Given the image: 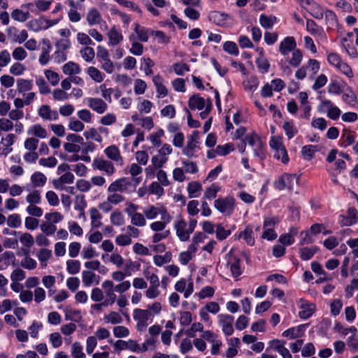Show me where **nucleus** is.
<instances>
[{
    "mask_svg": "<svg viewBox=\"0 0 358 358\" xmlns=\"http://www.w3.org/2000/svg\"><path fill=\"white\" fill-rule=\"evenodd\" d=\"M197 221L192 219L187 224L181 216H177L174 220L173 227L177 237L181 241L189 240L190 235L193 233Z\"/></svg>",
    "mask_w": 358,
    "mask_h": 358,
    "instance_id": "obj_1",
    "label": "nucleus"
},
{
    "mask_svg": "<svg viewBox=\"0 0 358 358\" xmlns=\"http://www.w3.org/2000/svg\"><path fill=\"white\" fill-rule=\"evenodd\" d=\"M135 191L131 180L126 177H122L113 181L107 188V192H117L129 194Z\"/></svg>",
    "mask_w": 358,
    "mask_h": 358,
    "instance_id": "obj_2",
    "label": "nucleus"
},
{
    "mask_svg": "<svg viewBox=\"0 0 358 358\" xmlns=\"http://www.w3.org/2000/svg\"><path fill=\"white\" fill-rule=\"evenodd\" d=\"M269 145L274 151V157L281 160L283 164H287L289 159L287 150L283 144L282 138L278 136H272L271 138Z\"/></svg>",
    "mask_w": 358,
    "mask_h": 358,
    "instance_id": "obj_3",
    "label": "nucleus"
},
{
    "mask_svg": "<svg viewBox=\"0 0 358 358\" xmlns=\"http://www.w3.org/2000/svg\"><path fill=\"white\" fill-rule=\"evenodd\" d=\"M246 142L248 145L252 148L255 157L261 159L264 158V145L261 138L257 134L252 133L247 134Z\"/></svg>",
    "mask_w": 358,
    "mask_h": 358,
    "instance_id": "obj_4",
    "label": "nucleus"
},
{
    "mask_svg": "<svg viewBox=\"0 0 358 358\" xmlns=\"http://www.w3.org/2000/svg\"><path fill=\"white\" fill-rule=\"evenodd\" d=\"M6 33L11 43L22 44L28 38V32L27 30H19L13 26L8 27L6 29Z\"/></svg>",
    "mask_w": 358,
    "mask_h": 358,
    "instance_id": "obj_5",
    "label": "nucleus"
},
{
    "mask_svg": "<svg viewBox=\"0 0 358 358\" xmlns=\"http://www.w3.org/2000/svg\"><path fill=\"white\" fill-rule=\"evenodd\" d=\"M235 201L231 197L219 198L214 201V207L220 213L229 215L234 208Z\"/></svg>",
    "mask_w": 358,
    "mask_h": 358,
    "instance_id": "obj_6",
    "label": "nucleus"
},
{
    "mask_svg": "<svg viewBox=\"0 0 358 358\" xmlns=\"http://www.w3.org/2000/svg\"><path fill=\"white\" fill-rule=\"evenodd\" d=\"M226 266L229 269L234 277H238L242 273V269L240 266L241 259L238 257L232 251H230L226 255Z\"/></svg>",
    "mask_w": 358,
    "mask_h": 358,
    "instance_id": "obj_7",
    "label": "nucleus"
},
{
    "mask_svg": "<svg viewBox=\"0 0 358 358\" xmlns=\"http://www.w3.org/2000/svg\"><path fill=\"white\" fill-rule=\"evenodd\" d=\"M92 166L94 169L105 172L108 176H112L115 172L113 164L102 157L94 158Z\"/></svg>",
    "mask_w": 358,
    "mask_h": 358,
    "instance_id": "obj_8",
    "label": "nucleus"
},
{
    "mask_svg": "<svg viewBox=\"0 0 358 358\" xmlns=\"http://www.w3.org/2000/svg\"><path fill=\"white\" fill-rule=\"evenodd\" d=\"M38 116L45 121H55L59 118L57 111L52 110L49 105H42L38 109Z\"/></svg>",
    "mask_w": 358,
    "mask_h": 358,
    "instance_id": "obj_9",
    "label": "nucleus"
},
{
    "mask_svg": "<svg viewBox=\"0 0 358 358\" xmlns=\"http://www.w3.org/2000/svg\"><path fill=\"white\" fill-rule=\"evenodd\" d=\"M219 324L222 327V331L227 336H230L234 333V317L230 315H219Z\"/></svg>",
    "mask_w": 358,
    "mask_h": 358,
    "instance_id": "obj_10",
    "label": "nucleus"
},
{
    "mask_svg": "<svg viewBox=\"0 0 358 358\" xmlns=\"http://www.w3.org/2000/svg\"><path fill=\"white\" fill-rule=\"evenodd\" d=\"M171 220L172 217L168 211H164V213L161 216V220L151 223L150 227L153 231H164L166 225L169 224Z\"/></svg>",
    "mask_w": 358,
    "mask_h": 358,
    "instance_id": "obj_11",
    "label": "nucleus"
},
{
    "mask_svg": "<svg viewBox=\"0 0 358 358\" xmlns=\"http://www.w3.org/2000/svg\"><path fill=\"white\" fill-rule=\"evenodd\" d=\"M87 106L98 114H103L108 109L107 103L100 98H87Z\"/></svg>",
    "mask_w": 358,
    "mask_h": 358,
    "instance_id": "obj_12",
    "label": "nucleus"
},
{
    "mask_svg": "<svg viewBox=\"0 0 358 358\" xmlns=\"http://www.w3.org/2000/svg\"><path fill=\"white\" fill-rule=\"evenodd\" d=\"M27 135L34 137L44 139L48 137L47 130L40 124L31 125L27 129Z\"/></svg>",
    "mask_w": 358,
    "mask_h": 358,
    "instance_id": "obj_13",
    "label": "nucleus"
},
{
    "mask_svg": "<svg viewBox=\"0 0 358 358\" xmlns=\"http://www.w3.org/2000/svg\"><path fill=\"white\" fill-rule=\"evenodd\" d=\"M296 44L294 38L291 36H287L280 42L279 45V51L282 55L285 56L289 52L296 50Z\"/></svg>",
    "mask_w": 358,
    "mask_h": 358,
    "instance_id": "obj_14",
    "label": "nucleus"
},
{
    "mask_svg": "<svg viewBox=\"0 0 358 358\" xmlns=\"http://www.w3.org/2000/svg\"><path fill=\"white\" fill-rule=\"evenodd\" d=\"M164 211H167L166 208L164 206L158 208L154 205H150L143 208V213L145 218L148 220L155 219L158 215L161 216L164 213Z\"/></svg>",
    "mask_w": 358,
    "mask_h": 358,
    "instance_id": "obj_15",
    "label": "nucleus"
},
{
    "mask_svg": "<svg viewBox=\"0 0 358 358\" xmlns=\"http://www.w3.org/2000/svg\"><path fill=\"white\" fill-rule=\"evenodd\" d=\"M43 43L44 44V46L41 48V52L39 55L38 62L41 65L44 66L46 65L50 61V53L52 50V45L48 39H43Z\"/></svg>",
    "mask_w": 358,
    "mask_h": 358,
    "instance_id": "obj_16",
    "label": "nucleus"
},
{
    "mask_svg": "<svg viewBox=\"0 0 358 358\" xmlns=\"http://www.w3.org/2000/svg\"><path fill=\"white\" fill-rule=\"evenodd\" d=\"M206 103L207 99L205 100L199 94L193 95L189 98L188 101V106L192 110L198 109L201 110L206 107Z\"/></svg>",
    "mask_w": 358,
    "mask_h": 358,
    "instance_id": "obj_17",
    "label": "nucleus"
},
{
    "mask_svg": "<svg viewBox=\"0 0 358 358\" xmlns=\"http://www.w3.org/2000/svg\"><path fill=\"white\" fill-rule=\"evenodd\" d=\"M306 29L312 35L317 36L320 38H325V34L323 29L319 27L313 20H307Z\"/></svg>",
    "mask_w": 358,
    "mask_h": 358,
    "instance_id": "obj_18",
    "label": "nucleus"
},
{
    "mask_svg": "<svg viewBox=\"0 0 358 358\" xmlns=\"http://www.w3.org/2000/svg\"><path fill=\"white\" fill-rule=\"evenodd\" d=\"M152 81L156 87L157 93V96L158 98H163L166 96L168 94V90L164 85L163 78L160 76L157 75L153 77Z\"/></svg>",
    "mask_w": 358,
    "mask_h": 358,
    "instance_id": "obj_19",
    "label": "nucleus"
},
{
    "mask_svg": "<svg viewBox=\"0 0 358 358\" xmlns=\"http://www.w3.org/2000/svg\"><path fill=\"white\" fill-rule=\"evenodd\" d=\"M108 38V45L115 46L119 44L123 40L122 33L118 31L115 27H112L107 33Z\"/></svg>",
    "mask_w": 358,
    "mask_h": 358,
    "instance_id": "obj_20",
    "label": "nucleus"
},
{
    "mask_svg": "<svg viewBox=\"0 0 358 358\" xmlns=\"http://www.w3.org/2000/svg\"><path fill=\"white\" fill-rule=\"evenodd\" d=\"M86 20L90 26H93L99 24L102 20V17L97 9L92 8L88 10Z\"/></svg>",
    "mask_w": 358,
    "mask_h": 358,
    "instance_id": "obj_21",
    "label": "nucleus"
},
{
    "mask_svg": "<svg viewBox=\"0 0 358 358\" xmlns=\"http://www.w3.org/2000/svg\"><path fill=\"white\" fill-rule=\"evenodd\" d=\"M104 153L110 159L115 162H122V158L120 150L115 145H110L104 150Z\"/></svg>",
    "mask_w": 358,
    "mask_h": 358,
    "instance_id": "obj_22",
    "label": "nucleus"
},
{
    "mask_svg": "<svg viewBox=\"0 0 358 358\" xmlns=\"http://www.w3.org/2000/svg\"><path fill=\"white\" fill-rule=\"evenodd\" d=\"M301 305L300 308L303 310L299 311V316L301 319H308L309 318L313 313L315 306L313 304H308L306 301L303 299H301L300 301Z\"/></svg>",
    "mask_w": 358,
    "mask_h": 358,
    "instance_id": "obj_23",
    "label": "nucleus"
},
{
    "mask_svg": "<svg viewBox=\"0 0 358 358\" xmlns=\"http://www.w3.org/2000/svg\"><path fill=\"white\" fill-rule=\"evenodd\" d=\"M17 91L19 94H24L33 88V81L20 78L17 80Z\"/></svg>",
    "mask_w": 358,
    "mask_h": 358,
    "instance_id": "obj_24",
    "label": "nucleus"
},
{
    "mask_svg": "<svg viewBox=\"0 0 358 358\" xmlns=\"http://www.w3.org/2000/svg\"><path fill=\"white\" fill-rule=\"evenodd\" d=\"M282 128L288 139L292 138L298 134V129L295 126L293 120H287L284 122Z\"/></svg>",
    "mask_w": 358,
    "mask_h": 358,
    "instance_id": "obj_25",
    "label": "nucleus"
},
{
    "mask_svg": "<svg viewBox=\"0 0 358 358\" xmlns=\"http://www.w3.org/2000/svg\"><path fill=\"white\" fill-rule=\"evenodd\" d=\"M91 225L92 227L99 228L101 225L102 215L96 208L93 207L89 210Z\"/></svg>",
    "mask_w": 358,
    "mask_h": 358,
    "instance_id": "obj_26",
    "label": "nucleus"
},
{
    "mask_svg": "<svg viewBox=\"0 0 358 358\" xmlns=\"http://www.w3.org/2000/svg\"><path fill=\"white\" fill-rule=\"evenodd\" d=\"M63 73L66 75L79 74L81 71L80 66L73 62L66 63L62 67Z\"/></svg>",
    "mask_w": 358,
    "mask_h": 358,
    "instance_id": "obj_27",
    "label": "nucleus"
},
{
    "mask_svg": "<svg viewBox=\"0 0 358 358\" xmlns=\"http://www.w3.org/2000/svg\"><path fill=\"white\" fill-rule=\"evenodd\" d=\"M305 325H299L297 327L289 328L282 333L285 337H289L290 338H296L303 333Z\"/></svg>",
    "mask_w": 358,
    "mask_h": 358,
    "instance_id": "obj_28",
    "label": "nucleus"
},
{
    "mask_svg": "<svg viewBox=\"0 0 358 358\" xmlns=\"http://www.w3.org/2000/svg\"><path fill=\"white\" fill-rule=\"evenodd\" d=\"M31 181L34 187H41L45 185L47 182V178L41 172L37 171L31 175Z\"/></svg>",
    "mask_w": 358,
    "mask_h": 358,
    "instance_id": "obj_29",
    "label": "nucleus"
},
{
    "mask_svg": "<svg viewBox=\"0 0 358 358\" xmlns=\"http://www.w3.org/2000/svg\"><path fill=\"white\" fill-rule=\"evenodd\" d=\"M36 257L41 267L45 268L47 266V262L52 257V251L47 248H42L38 252Z\"/></svg>",
    "mask_w": 358,
    "mask_h": 358,
    "instance_id": "obj_30",
    "label": "nucleus"
},
{
    "mask_svg": "<svg viewBox=\"0 0 358 358\" xmlns=\"http://www.w3.org/2000/svg\"><path fill=\"white\" fill-rule=\"evenodd\" d=\"M308 6H310L308 8L309 13L313 17L316 19H322L324 17V8L316 2L313 1Z\"/></svg>",
    "mask_w": 358,
    "mask_h": 358,
    "instance_id": "obj_31",
    "label": "nucleus"
},
{
    "mask_svg": "<svg viewBox=\"0 0 358 358\" xmlns=\"http://www.w3.org/2000/svg\"><path fill=\"white\" fill-rule=\"evenodd\" d=\"M15 136L13 134H8L6 137H3L1 140V143L4 146L3 153L7 155L12 152L13 149L10 148L15 142Z\"/></svg>",
    "mask_w": 358,
    "mask_h": 358,
    "instance_id": "obj_32",
    "label": "nucleus"
},
{
    "mask_svg": "<svg viewBox=\"0 0 358 358\" xmlns=\"http://www.w3.org/2000/svg\"><path fill=\"white\" fill-rule=\"evenodd\" d=\"M10 278L13 281L11 287L13 289L16 291L17 288H16L15 287H17L19 285L17 284V282L21 281L25 278V273L23 270L17 268L13 271Z\"/></svg>",
    "mask_w": 358,
    "mask_h": 358,
    "instance_id": "obj_33",
    "label": "nucleus"
},
{
    "mask_svg": "<svg viewBox=\"0 0 358 358\" xmlns=\"http://www.w3.org/2000/svg\"><path fill=\"white\" fill-rule=\"evenodd\" d=\"M152 313L148 310L136 308L134 311V319L137 322H148Z\"/></svg>",
    "mask_w": 358,
    "mask_h": 358,
    "instance_id": "obj_34",
    "label": "nucleus"
},
{
    "mask_svg": "<svg viewBox=\"0 0 358 358\" xmlns=\"http://www.w3.org/2000/svg\"><path fill=\"white\" fill-rule=\"evenodd\" d=\"M182 169L186 173L194 174L199 171V168L196 162L187 159H181Z\"/></svg>",
    "mask_w": 358,
    "mask_h": 358,
    "instance_id": "obj_35",
    "label": "nucleus"
},
{
    "mask_svg": "<svg viewBox=\"0 0 358 358\" xmlns=\"http://www.w3.org/2000/svg\"><path fill=\"white\" fill-rule=\"evenodd\" d=\"M83 282L85 286H90L97 283L98 276L92 271H83L82 273Z\"/></svg>",
    "mask_w": 358,
    "mask_h": 358,
    "instance_id": "obj_36",
    "label": "nucleus"
},
{
    "mask_svg": "<svg viewBox=\"0 0 358 358\" xmlns=\"http://www.w3.org/2000/svg\"><path fill=\"white\" fill-rule=\"evenodd\" d=\"M317 151V146L313 145H304L301 148V154L306 160H310L313 159Z\"/></svg>",
    "mask_w": 358,
    "mask_h": 358,
    "instance_id": "obj_37",
    "label": "nucleus"
},
{
    "mask_svg": "<svg viewBox=\"0 0 358 358\" xmlns=\"http://www.w3.org/2000/svg\"><path fill=\"white\" fill-rule=\"evenodd\" d=\"M134 26V30L136 33L138 40L143 42H147L149 38L148 30L145 27L140 26L138 23H135Z\"/></svg>",
    "mask_w": 358,
    "mask_h": 358,
    "instance_id": "obj_38",
    "label": "nucleus"
},
{
    "mask_svg": "<svg viewBox=\"0 0 358 358\" xmlns=\"http://www.w3.org/2000/svg\"><path fill=\"white\" fill-rule=\"evenodd\" d=\"M88 76L95 82L101 83L103 80V75L102 73L94 66H90L87 69Z\"/></svg>",
    "mask_w": 358,
    "mask_h": 358,
    "instance_id": "obj_39",
    "label": "nucleus"
},
{
    "mask_svg": "<svg viewBox=\"0 0 358 358\" xmlns=\"http://www.w3.org/2000/svg\"><path fill=\"white\" fill-rule=\"evenodd\" d=\"M6 224L11 228H19L22 224L21 217L19 214L13 213L8 216L6 218Z\"/></svg>",
    "mask_w": 358,
    "mask_h": 358,
    "instance_id": "obj_40",
    "label": "nucleus"
},
{
    "mask_svg": "<svg viewBox=\"0 0 358 358\" xmlns=\"http://www.w3.org/2000/svg\"><path fill=\"white\" fill-rule=\"evenodd\" d=\"M276 22L277 18L275 16H267L264 14L259 16V23L264 28L270 29Z\"/></svg>",
    "mask_w": 358,
    "mask_h": 358,
    "instance_id": "obj_41",
    "label": "nucleus"
},
{
    "mask_svg": "<svg viewBox=\"0 0 358 358\" xmlns=\"http://www.w3.org/2000/svg\"><path fill=\"white\" fill-rule=\"evenodd\" d=\"M11 17L13 20L20 22H24L29 18V13L24 12L20 9H15L11 13Z\"/></svg>",
    "mask_w": 358,
    "mask_h": 358,
    "instance_id": "obj_42",
    "label": "nucleus"
},
{
    "mask_svg": "<svg viewBox=\"0 0 358 358\" xmlns=\"http://www.w3.org/2000/svg\"><path fill=\"white\" fill-rule=\"evenodd\" d=\"M82 58L87 62L93 61L95 57L94 49L90 46H85L80 50Z\"/></svg>",
    "mask_w": 358,
    "mask_h": 358,
    "instance_id": "obj_43",
    "label": "nucleus"
},
{
    "mask_svg": "<svg viewBox=\"0 0 358 358\" xmlns=\"http://www.w3.org/2000/svg\"><path fill=\"white\" fill-rule=\"evenodd\" d=\"M196 143L187 141V145L183 148L182 152L189 158L196 157Z\"/></svg>",
    "mask_w": 358,
    "mask_h": 358,
    "instance_id": "obj_44",
    "label": "nucleus"
},
{
    "mask_svg": "<svg viewBox=\"0 0 358 358\" xmlns=\"http://www.w3.org/2000/svg\"><path fill=\"white\" fill-rule=\"evenodd\" d=\"M84 136L87 140H94L98 143H101L103 141L102 136L99 134L95 128H90L83 133Z\"/></svg>",
    "mask_w": 358,
    "mask_h": 358,
    "instance_id": "obj_45",
    "label": "nucleus"
},
{
    "mask_svg": "<svg viewBox=\"0 0 358 358\" xmlns=\"http://www.w3.org/2000/svg\"><path fill=\"white\" fill-rule=\"evenodd\" d=\"M131 224L134 226L142 227L146 225V219L143 213H137L133 216L130 217Z\"/></svg>",
    "mask_w": 358,
    "mask_h": 358,
    "instance_id": "obj_46",
    "label": "nucleus"
},
{
    "mask_svg": "<svg viewBox=\"0 0 358 358\" xmlns=\"http://www.w3.org/2000/svg\"><path fill=\"white\" fill-rule=\"evenodd\" d=\"M220 186L216 184L213 183L210 187H208L203 194V198L211 200L216 197L217 192L220 191Z\"/></svg>",
    "mask_w": 358,
    "mask_h": 358,
    "instance_id": "obj_47",
    "label": "nucleus"
},
{
    "mask_svg": "<svg viewBox=\"0 0 358 358\" xmlns=\"http://www.w3.org/2000/svg\"><path fill=\"white\" fill-rule=\"evenodd\" d=\"M252 235V229L250 226H248L243 231L241 232L239 237L243 238L248 245H253L255 243V239Z\"/></svg>",
    "mask_w": 358,
    "mask_h": 358,
    "instance_id": "obj_48",
    "label": "nucleus"
},
{
    "mask_svg": "<svg viewBox=\"0 0 358 358\" xmlns=\"http://www.w3.org/2000/svg\"><path fill=\"white\" fill-rule=\"evenodd\" d=\"M26 201L29 205L39 204L41 202V192L39 190H34L27 194Z\"/></svg>",
    "mask_w": 358,
    "mask_h": 358,
    "instance_id": "obj_49",
    "label": "nucleus"
},
{
    "mask_svg": "<svg viewBox=\"0 0 358 358\" xmlns=\"http://www.w3.org/2000/svg\"><path fill=\"white\" fill-rule=\"evenodd\" d=\"M141 69L144 71L147 76L152 75L153 73L152 67L154 66V62L149 57H143L141 58Z\"/></svg>",
    "mask_w": 358,
    "mask_h": 358,
    "instance_id": "obj_50",
    "label": "nucleus"
},
{
    "mask_svg": "<svg viewBox=\"0 0 358 358\" xmlns=\"http://www.w3.org/2000/svg\"><path fill=\"white\" fill-rule=\"evenodd\" d=\"M341 140L343 141V145L347 147L355 141V136L351 131L345 129L342 132Z\"/></svg>",
    "mask_w": 358,
    "mask_h": 358,
    "instance_id": "obj_51",
    "label": "nucleus"
},
{
    "mask_svg": "<svg viewBox=\"0 0 358 358\" xmlns=\"http://www.w3.org/2000/svg\"><path fill=\"white\" fill-rule=\"evenodd\" d=\"M259 80L257 77L252 76L248 78L244 83L245 89L250 92H254L259 86Z\"/></svg>",
    "mask_w": 358,
    "mask_h": 358,
    "instance_id": "obj_52",
    "label": "nucleus"
},
{
    "mask_svg": "<svg viewBox=\"0 0 358 358\" xmlns=\"http://www.w3.org/2000/svg\"><path fill=\"white\" fill-rule=\"evenodd\" d=\"M187 192L189 198L196 197V193L202 189L201 185L196 181L191 182L187 185Z\"/></svg>",
    "mask_w": 358,
    "mask_h": 358,
    "instance_id": "obj_53",
    "label": "nucleus"
},
{
    "mask_svg": "<svg viewBox=\"0 0 358 358\" xmlns=\"http://www.w3.org/2000/svg\"><path fill=\"white\" fill-rule=\"evenodd\" d=\"M129 40L133 41L129 52L136 56L141 55L143 52V45L140 43L135 41L132 35L129 36Z\"/></svg>",
    "mask_w": 358,
    "mask_h": 358,
    "instance_id": "obj_54",
    "label": "nucleus"
},
{
    "mask_svg": "<svg viewBox=\"0 0 358 358\" xmlns=\"http://www.w3.org/2000/svg\"><path fill=\"white\" fill-rule=\"evenodd\" d=\"M13 58L17 61H22L27 57V52L24 48L17 46L15 48L12 52Z\"/></svg>",
    "mask_w": 358,
    "mask_h": 358,
    "instance_id": "obj_55",
    "label": "nucleus"
},
{
    "mask_svg": "<svg viewBox=\"0 0 358 358\" xmlns=\"http://www.w3.org/2000/svg\"><path fill=\"white\" fill-rule=\"evenodd\" d=\"M148 192L150 194L156 195L158 197L162 196L164 193L162 185L158 182H152L148 187Z\"/></svg>",
    "mask_w": 358,
    "mask_h": 358,
    "instance_id": "obj_56",
    "label": "nucleus"
},
{
    "mask_svg": "<svg viewBox=\"0 0 358 358\" xmlns=\"http://www.w3.org/2000/svg\"><path fill=\"white\" fill-rule=\"evenodd\" d=\"M80 262L78 260L70 259L66 262V270L71 274H76L80 271Z\"/></svg>",
    "mask_w": 358,
    "mask_h": 358,
    "instance_id": "obj_57",
    "label": "nucleus"
},
{
    "mask_svg": "<svg viewBox=\"0 0 358 358\" xmlns=\"http://www.w3.org/2000/svg\"><path fill=\"white\" fill-rule=\"evenodd\" d=\"M171 254L166 252L164 255H155L153 258L154 263L157 266H162L171 260Z\"/></svg>",
    "mask_w": 358,
    "mask_h": 358,
    "instance_id": "obj_58",
    "label": "nucleus"
},
{
    "mask_svg": "<svg viewBox=\"0 0 358 358\" xmlns=\"http://www.w3.org/2000/svg\"><path fill=\"white\" fill-rule=\"evenodd\" d=\"M107 199L113 204V205H118L119 203L124 201L125 197L120 193L117 192H107Z\"/></svg>",
    "mask_w": 358,
    "mask_h": 358,
    "instance_id": "obj_59",
    "label": "nucleus"
},
{
    "mask_svg": "<svg viewBox=\"0 0 358 358\" xmlns=\"http://www.w3.org/2000/svg\"><path fill=\"white\" fill-rule=\"evenodd\" d=\"M71 355L73 358H85V355L83 352V348L80 343L75 342L71 346Z\"/></svg>",
    "mask_w": 358,
    "mask_h": 358,
    "instance_id": "obj_60",
    "label": "nucleus"
},
{
    "mask_svg": "<svg viewBox=\"0 0 358 358\" xmlns=\"http://www.w3.org/2000/svg\"><path fill=\"white\" fill-rule=\"evenodd\" d=\"M19 240L24 246L28 248H30L34 244V237L29 233L22 234L19 238Z\"/></svg>",
    "mask_w": 358,
    "mask_h": 358,
    "instance_id": "obj_61",
    "label": "nucleus"
},
{
    "mask_svg": "<svg viewBox=\"0 0 358 358\" xmlns=\"http://www.w3.org/2000/svg\"><path fill=\"white\" fill-rule=\"evenodd\" d=\"M224 50L231 55H238L239 53L238 48L237 45L233 41H227L223 44Z\"/></svg>",
    "mask_w": 358,
    "mask_h": 358,
    "instance_id": "obj_62",
    "label": "nucleus"
},
{
    "mask_svg": "<svg viewBox=\"0 0 358 358\" xmlns=\"http://www.w3.org/2000/svg\"><path fill=\"white\" fill-rule=\"evenodd\" d=\"M302 57V53L299 50H294L292 53V58L289 62V64L294 67L298 66L301 62Z\"/></svg>",
    "mask_w": 358,
    "mask_h": 358,
    "instance_id": "obj_63",
    "label": "nucleus"
},
{
    "mask_svg": "<svg viewBox=\"0 0 358 358\" xmlns=\"http://www.w3.org/2000/svg\"><path fill=\"white\" fill-rule=\"evenodd\" d=\"M39 141L34 137L27 138L24 143V147L27 151H36L38 148Z\"/></svg>",
    "mask_w": 358,
    "mask_h": 358,
    "instance_id": "obj_64",
    "label": "nucleus"
}]
</instances>
